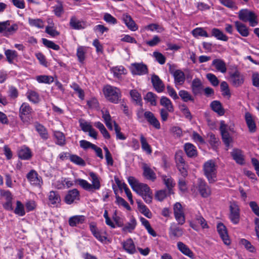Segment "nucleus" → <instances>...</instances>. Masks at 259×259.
I'll list each match as a JSON object with an SVG mask.
<instances>
[{"mask_svg": "<svg viewBox=\"0 0 259 259\" xmlns=\"http://www.w3.org/2000/svg\"><path fill=\"white\" fill-rule=\"evenodd\" d=\"M89 176L91 178L92 184L89 183L87 180L78 179L76 182L84 190L89 192H94L98 190L101 188V180L100 177L94 172H90Z\"/></svg>", "mask_w": 259, "mask_h": 259, "instance_id": "nucleus-1", "label": "nucleus"}, {"mask_svg": "<svg viewBox=\"0 0 259 259\" xmlns=\"http://www.w3.org/2000/svg\"><path fill=\"white\" fill-rule=\"evenodd\" d=\"M203 170L209 183H213L217 181V165L213 160H209L203 164Z\"/></svg>", "mask_w": 259, "mask_h": 259, "instance_id": "nucleus-2", "label": "nucleus"}, {"mask_svg": "<svg viewBox=\"0 0 259 259\" xmlns=\"http://www.w3.org/2000/svg\"><path fill=\"white\" fill-rule=\"evenodd\" d=\"M104 95L107 100L116 104L119 101L121 98L120 90L111 85H106L103 89Z\"/></svg>", "mask_w": 259, "mask_h": 259, "instance_id": "nucleus-3", "label": "nucleus"}, {"mask_svg": "<svg viewBox=\"0 0 259 259\" xmlns=\"http://www.w3.org/2000/svg\"><path fill=\"white\" fill-rule=\"evenodd\" d=\"M134 191L141 196L146 203L152 202V191L147 184L140 183Z\"/></svg>", "mask_w": 259, "mask_h": 259, "instance_id": "nucleus-4", "label": "nucleus"}, {"mask_svg": "<svg viewBox=\"0 0 259 259\" xmlns=\"http://www.w3.org/2000/svg\"><path fill=\"white\" fill-rule=\"evenodd\" d=\"M33 112L32 108L28 103H23L20 107L19 116L25 123H28L32 119L31 114Z\"/></svg>", "mask_w": 259, "mask_h": 259, "instance_id": "nucleus-5", "label": "nucleus"}, {"mask_svg": "<svg viewBox=\"0 0 259 259\" xmlns=\"http://www.w3.org/2000/svg\"><path fill=\"white\" fill-rule=\"evenodd\" d=\"M239 18L244 22H249L252 27L256 26L257 24L255 15L247 9H242L239 11Z\"/></svg>", "mask_w": 259, "mask_h": 259, "instance_id": "nucleus-6", "label": "nucleus"}, {"mask_svg": "<svg viewBox=\"0 0 259 259\" xmlns=\"http://www.w3.org/2000/svg\"><path fill=\"white\" fill-rule=\"evenodd\" d=\"M18 29L16 24H10L9 21L0 22V33L5 36H9L15 33Z\"/></svg>", "mask_w": 259, "mask_h": 259, "instance_id": "nucleus-7", "label": "nucleus"}, {"mask_svg": "<svg viewBox=\"0 0 259 259\" xmlns=\"http://www.w3.org/2000/svg\"><path fill=\"white\" fill-rule=\"evenodd\" d=\"M229 219L234 224H237L240 221V209L236 202H231L230 204Z\"/></svg>", "mask_w": 259, "mask_h": 259, "instance_id": "nucleus-8", "label": "nucleus"}, {"mask_svg": "<svg viewBox=\"0 0 259 259\" xmlns=\"http://www.w3.org/2000/svg\"><path fill=\"white\" fill-rule=\"evenodd\" d=\"M26 178L31 185L40 188L43 184L42 178L34 170H31L26 176Z\"/></svg>", "mask_w": 259, "mask_h": 259, "instance_id": "nucleus-9", "label": "nucleus"}, {"mask_svg": "<svg viewBox=\"0 0 259 259\" xmlns=\"http://www.w3.org/2000/svg\"><path fill=\"white\" fill-rule=\"evenodd\" d=\"M174 211L176 220L180 225H183L185 222V218L183 209L181 204L177 202L174 206Z\"/></svg>", "mask_w": 259, "mask_h": 259, "instance_id": "nucleus-10", "label": "nucleus"}, {"mask_svg": "<svg viewBox=\"0 0 259 259\" xmlns=\"http://www.w3.org/2000/svg\"><path fill=\"white\" fill-rule=\"evenodd\" d=\"M131 70L133 74L142 75L147 73L148 69L146 65L142 63H135L131 64Z\"/></svg>", "mask_w": 259, "mask_h": 259, "instance_id": "nucleus-11", "label": "nucleus"}, {"mask_svg": "<svg viewBox=\"0 0 259 259\" xmlns=\"http://www.w3.org/2000/svg\"><path fill=\"white\" fill-rule=\"evenodd\" d=\"M122 248L126 253L133 254L137 252L136 245L131 238H128L121 243Z\"/></svg>", "mask_w": 259, "mask_h": 259, "instance_id": "nucleus-12", "label": "nucleus"}, {"mask_svg": "<svg viewBox=\"0 0 259 259\" xmlns=\"http://www.w3.org/2000/svg\"><path fill=\"white\" fill-rule=\"evenodd\" d=\"M198 189L202 197L206 198L211 194V190L206 183L202 179L198 181Z\"/></svg>", "mask_w": 259, "mask_h": 259, "instance_id": "nucleus-13", "label": "nucleus"}, {"mask_svg": "<svg viewBox=\"0 0 259 259\" xmlns=\"http://www.w3.org/2000/svg\"><path fill=\"white\" fill-rule=\"evenodd\" d=\"M144 116L148 123L155 128L157 130L160 128V122L153 113L150 111H145L144 113Z\"/></svg>", "mask_w": 259, "mask_h": 259, "instance_id": "nucleus-14", "label": "nucleus"}, {"mask_svg": "<svg viewBox=\"0 0 259 259\" xmlns=\"http://www.w3.org/2000/svg\"><path fill=\"white\" fill-rule=\"evenodd\" d=\"M144 116L148 123L155 128L157 130L160 128V122L153 113L150 111H145L144 113Z\"/></svg>", "mask_w": 259, "mask_h": 259, "instance_id": "nucleus-15", "label": "nucleus"}, {"mask_svg": "<svg viewBox=\"0 0 259 259\" xmlns=\"http://www.w3.org/2000/svg\"><path fill=\"white\" fill-rule=\"evenodd\" d=\"M218 232L225 244L229 245L231 240L228 234L226 227L222 223H219L217 226Z\"/></svg>", "mask_w": 259, "mask_h": 259, "instance_id": "nucleus-16", "label": "nucleus"}, {"mask_svg": "<svg viewBox=\"0 0 259 259\" xmlns=\"http://www.w3.org/2000/svg\"><path fill=\"white\" fill-rule=\"evenodd\" d=\"M79 199V192L76 189H74L68 192L65 196L64 201L67 204H71Z\"/></svg>", "mask_w": 259, "mask_h": 259, "instance_id": "nucleus-17", "label": "nucleus"}, {"mask_svg": "<svg viewBox=\"0 0 259 259\" xmlns=\"http://www.w3.org/2000/svg\"><path fill=\"white\" fill-rule=\"evenodd\" d=\"M69 24L72 28L76 30L83 29L87 26V24L85 21L78 19L75 17L71 18Z\"/></svg>", "mask_w": 259, "mask_h": 259, "instance_id": "nucleus-18", "label": "nucleus"}, {"mask_svg": "<svg viewBox=\"0 0 259 259\" xmlns=\"http://www.w3.org/2000/svg\"><path fill=\"white\" fill-rule=\"evenodd\" d=\"M220 131L224 144L227 147H229L232 139L228 132L227 126L224 122H221Z\"/></svg>", "mask_w": 259, "mask_h": 259, "instance_id": "nucleus-19", "label": "nucleus"}, {"mask_svg": "<svg viewBox=\"0 0 259 259\" xmlns=\"http://www.w3.org/2000/svg\"><path fill=\"white\" fill-rule=\"evenodd\" d=\"M90 229L94 237L99 241L103 242L106 240L107 237L105 236L106 234V232H101L100 231L94 224H90Z\"/></svg>", "mask_w": 259, "mask_h": 259, "instance_id": "nucleus-20", "label": "nucleus"}, {"mask_svg": "<svg viewBox=\"0 0 259 259\" xmlns=\"http://www.w3.org/2000/svg\"><path fill=\"white\" fill-rule=\"evenodd\" d=\"M49 204L54 206L58 207L61 203V198L59 193L52 191L48 194Z\"/></svg>", "mask_w": 259, "mask_h": 259, "instance_id": "nucleus-21", "label": "nucleus"}, {"mask_svg": "<svg viewBox=\"0 0 259 259\" xmlns=\"http://www.w3.org/2000/svg\"><path fill=\"white\" fill-rule=\"evenodd\" d=\"M177 247L180 251L183 254L188 256L191 259L195 258V254L189 247L183 242L179 241L177 243Z\"/></svg>", "mask_w": 259, "mask_h": 259, "instance_id": "nucleus-22", "label": "nucleus"}, {"mask_svg": "<svg viewBox=\"0 0 259 259\" xmlns=\"http://www.w3.org/2000/svg\"><path fill=\"white\" fill-rule=\"evenodd\" d=\"M122 19L127 28L131 30L135 31L138 29V26L129 15L127 14H123Z\"/></svg>", "mask_w": 259, "mask_h": 259, "instance_id": "nucleus-23", "label": "nucleus"}, {"mask_svg": "<svg viewBox=\"0 0 259 259\" xmlns=\"http://www.w3.org/2000/svg\"><path fill=\"white\" fill-rule=\"evenodd\" d=\"M137 223L136 218L131 215L128 222L125 223L122 230L123 232L132 233L136 228Z\"/></svg>", "mask_w": 259, "mask_h": 259, "instance_id": "nucleus-24", "label": "nucleus"}, {"mask_svg": "<svg viewBox=\"0 0 259 259\" xmlns=\"http://www.w3.org/2000/svg\"><path fill=\"white\" fill-rule=\"evenodd\" d=\"M211 65L214 67L215 70L222 73L227 71V66L225 62L222 59H215L212 62Z\"/></svg>", "mask_w": 259, "mask_h": 259, "instance_id": "nucleus-25", "label": "nucleus"}, {"mask_svg": "<svg viewBox=\"0 0 259 259\" xmlns=\"http://www.w3.org/2000/svg\"><path fill=\"white\" fill-rule=\"evenodd\" d=\"M230 80L233 85L235 87L240 86L244 81V78L242 75L237 71L230 75Z\"/></svg>", "mask_w": 259, "mask_h": 259, "instance_id": "nucleus-26", "label": "nucleus"}, {"mask_svg": "<svg viewBox=\"0 0 259 259\" xmlns=\"http://www.w3.org/2000/svg\"><path fill=\"white\" fill-rule=\"evenodd\" d=\"M85 218L84 215H74L70 217L69 219L68 223L69 225L71 227H75L80 224H82L84 223Z\"/></svg>", "mask_w": 259, "mask_h": 259, "instance_id": "nucleus-27", "label": "nucleus"}, {"mask_svg": "<svg viewBox=\"0 0 259 259\" xmlns=\"http://www.w3.org/2000/svg\"><path fill=\"white\" fill-rule=\"evenodd\" d=\"M235 27L238 33L243 37L249 35V29L245 25L239 21L235 22Z\"/></svg>", "mask_w": 259, "mask_h": 259, "instance_id": "nucleus-28", "label": "nucleus"}, {"mask_svg": "<svg viewBox=\"0 0 259 259\" xmlns=\"http://www.w3.org/2000/svg\"><path fill=\"white\" fill-rule=\"evenodd\" d=\"M173 76L176 86L182 85L185 82V75L182 71L180 70H176L173 73Z\"/></svg>", "mask_w": 259, "mask_h": 259, "instance_id": "nucleus-29", "label": "nucleus"}, {"mask_svg": "<svg viewBox=\"0 0 259 259\" xmlns=\"http://www.w3.org/2000/svg\"><path fill=\"white\" fill-rule=\"evenodd\" d=\"M184 150L188 157H193L196 156L197 155L196 148L191 143H186L184 145Z\"/></svg>", "mask_w": 259, "mask_h": 259, "instance_id": "nucleus-30", "label": "nucleus"}, {"mask_svg": "<svg viewBox=\"0 0 259 259\" xmlns=\"http://www.w3.org/2000/svg\"><path fill=\"white\" fill-rule=\"evenodd\" d=\"M101 112L102 113V118L104 120V121L106 126L108 127L109 130H112V123H113V122L114 121H112L109 111H108L106 110H102Z\"/></svg>", "mask_w": 259, "mask_h": 259, "instance_id": "nucleus-31", "label": "nucleus"}, {"mask_svg": "<svg viewBox=\"0 0 259 259\" xmlns=\"http://www.w3.org/2000/svg\"><path fill=\"white\" fill-rule=\"evenodd\" d=\"M143 168V175L145 178H146L147 179L151 180L152 181H155L156 178V176L154 171L146 164H144Z\"/></svg>", "mask_w": 259, "mask_h": 259, "instance_id": "nucleus-32", "label": "nucleus"}, {"mask_svg": "<svg viewBox=\"0 0 259 259\" xmlns=\"http://www.w3.org/2000/svg\"><path fill=\"white\" fill-rule=\"evenodd\" d=\"M183 234V230L176 226V225L171 226L169 228V236L170 238L174 239L181 237Z\"/></svg>", "mask_w": 259, "mask_h": 259, "instance_id": "nucleus-33", "label": "nucleus"}, {"mask_svg": "<svg viewBox=\"0 0 259 259\" xmlns=\"http://www.w3.org/2000/svg\"><path fill=\"white\" fill-rule=\"evenodd\" d=\"M162 179L163 182L168 189V193L169 194H172V188L175 186V183L174 180L169 176H162Z\"/></svg>", "mask_w": 259, "mask_h": 259, "instance_id": "nucleus-34", "label": "nucleus"}, {"mask_svg": "<svg viewBox=\"0 0 259 259\" xmlns=\"http://www.w3.org/2000/svg\"><path fill=\"white\" fill-rule=\"evenodd\" d=\"M138 210L146 217L150 219L152 217V214L149 208L142 202L137 200Z\"/></svg>", "mask_w": 259, "mask_h": 259, "instance_id": "nucleus-35", "label": "nucleus"}, {"mask_svg": "<svg viewBox=\"0 0 259 259\" xmlns=\"http://www.w3.org/2000/svg\"><path fill=\"white\" fill-rule=\"evenodd\" d=\"M245 118L247 126L250 132H254L256 130V125L251 114L247 112L245 115Z\"/></svg>", "mask_w": 259, "mask_h": 259, "instance_id": "nucleus-36", "label": "nucleus"}, {"mask_svg": "<svg viewBox=\"0 0 259 259\" xmlns=\"http://www.w3.org/2000/svg\"><path fill=\"white\" fill-rule=\"evenodd\" d=\"M211 35L215 37L218 40L224 41H228L229 38L222 30L216 28H213L211 29Z\"/></svg>", "mask_w": 259, "mask_h": 259, "instance_id": "nucleus-37", "label": "nucleus"}, {"mask_svg": "<svg viewBox=\"0 0 259 259\" xmlns=\"http://www.w3.org/2000/svg\"><path fill=\"white\" fill-rule=\"evenodd\" d=\"M233 159L238 164L244 163V159L242 151L239 149H234L231 153Z\"/></svg>", "mask_w": 259, "mask_h": 259, "instance_id": "nucleus-38", "label": "nucleus"}, {"mask_svg": "<svg viewBox=\"0 0 259 259\" xmlns=\"http://www.w3.org/2000/svg\"><path fill=\"white\" fill-rule=\"evenodd\" d=\"M191 88L194 94L200 93L202 89L201 81L199 78H194L192 82Z\"/></svg>", "mask_w": 259, "mask_h": 259, "instance_id": "nucleus-39", "label": "nucleus"}, {"mask_svg": "<svg viewBox=\"0 0 259 259\" xmlns=\"http://www.w3.org/2000/svg\"><path fill=\"white\" fill-rule=\"evenodd\" d=\"M110 71L115 77L119 78L122 75L126 73V70L122 66H117L111 68Z\"/></svg>", "mask_w": 259, "mask_h": 259, "instance_id": "nucleus-40", "label": "nucleus"}, {"mask_svg": "<svg viewBox=\"0 0 259 259\" xmlns=\"http://www.w3.org/2000/svg\"><path fill=\"white\" fill-rule=\"evenodd\" d=\"M152 84L155 90L159 93L161 92L164 88V85L159 77L154 75L151 77Z\"/></svg>", "mask_w": 259, "mask_h": 259, "instance_id": "nucleus-41", "label": "nucleus"}, {"mask_svg": "<svg viewBox=\"0 0 259 259\" xmlns=\"http://www.w3.org/2000/svg\"><path fill=\"white\" fill-rule=\"evenodd\" d=\"M160 105L163 106L166 110L169 112H173L174 111V106L171 101L165 97H162L160 101Z\"/></svg>", "mask_w": 259, "mask_h": 259, "instance_id": "nucleus-42", "label": "nucleus"}, {"mask_svg": "<svg viewBox=\"0 0 259 259\" xmlns=\"http://www.w3.org/2000/svg\"><path fill=\"white\" fill-rule=\"evenodd\" d=\"M191 33L195 38H198L199 36L205 37H208L209 36L208 33L203 27H197L191 31Z\"/></svg>", "mask_w": 259, "mask_h": 259, "instance_id": "nucleus-43", "label": "nucleus"}, {"mask_svg": "<svg viewBox=\"0 0 259 259\" xmlns=\"http://www.w3.org/2000/svg\"><path fill=\"white\" fill-rule=\"evenodd\" d=\"M18 156L22 159L27 160L31 157V152L28 147H23L19 150Z\"/></svg>", "mask_w": 259, "mask_h": 259, "instance_id": "nucleus-44", "label": "nucleus"}, {"mask_svg": "<svg viewBox=\"0 0 259 259\" xmlns=\"http://www.w3.org/2000/svg\"><path fill=\"white\" fill-rule=\"evenodd\" d=\"M34 126L36 131L38 133L41 138L45 140L48 138L47 131L42 125L38 122H36L35 123Z\"/></svg>", "mask_w": 259, "mask_h": 259, "instance_id": "nucleus-45", "label": "nucleus"}, {"mask_svg": "<svg viewBox=\"0 0 259 259\" xmlns=\"http://www.w3.org/2000/svg\"><path fill=\"white\" fill-rule=\"evenodd\" d=\"M140 142L142 150L147 154H151L152 153L151 147L148 144L147 139L143 135H140Z\"/></svg>", "mask_w": 259, "mask_h": 259, "instance_id": "nucleus-46", "label": "nucleus"}, {"mask_svg": "<svg viewBox=\"0 0 259 259\" xmlns=\"http://www.w3.org/2000/svg\"><path fill=\"white\" fill-rule=\"evenodd\" d=\"M54 136L56 139V143L60 146H63L66 143L65 137L64 134L59 131H55Z\"/></svg>", "mask_w": 259, "mask_h": 259, "instance_id": "nucleus-47", "label": "nucleus"}, {"mask_svg": "<svg viewBox=\"0 0 259 259\" xmlns=\"http://www.w3.org/2000/svg\"><path fill=\"white\" fill-rule=\"evenodd\" d=\"M211 109L219 115H224L225 112L221 103L218 101H214L211 103Z\"/></svg>", "mask_w": 259, "mask_h": 259, "instance_id": "nucleus-48", "label": "nucleus"}, {"mask_svg": "<svg viewBox=\"0 0 259 259\" xmlns=\"http://www.w3.org/2000/svg\"><path fill=\"white\" fill-rule=\"evenodd\" d=\"M14 213L20 217H23L25 214V210L24 204L20 201H16V206L14 210Z\"/></svg>", "mask_w": 259, "mask_h": 259, "instance_id": "nucleus-49", "label": "nucleus"}, {"mask_svg": "<svg viewBox=\"0 0 259 259\" xmlns=\"http://www.w3.org/2000/svg\"><path fill=\"white\" fill-rule=\"evenodd\" d=\"M26 96L29 101L33 103H37L39 101L38 94L34 91L29 90L26 93Z\"/></svg>", "mask_w": 259, "mask_h": 259, "instance_id": "nucleus-50", "label": "nucleus"}, {"mask_svg": "<svg viewBox=\"0 0 259 259\" xmlns=\"http://www.w3.org/2000/svg\"><path fill=\"white\" fill-rule=\"evenodd\" d=\"M28 23L32 27L38 28H42L45 26V22L40 19H28Z\"/></svg>", "mask_w": 259, "mask_h": 259, "instance_id": "nucleus-51", "label": "nucleus"}, {"mask_svg": "<svg viewBox=\"0 0 259 259\" xmlns=\"http://www.w3.org/2000/svg\"><path fill=\"white\" fill-rule=\"evenodd\" d=\"M87 48L83 46H79L77 49L76 55L80 62H83L85 59V54Z\"/></svg>", "mask_w": 259, "mask_h": 259, "instance_id": "nucleus-52", "label": "nucleus"}, {"mask_svg": "<svg viewBox=\"0 0 259 259\" xmlns=\"http://www.w3.org/2000/svg\"><path fill=\"white\" fill-rule=\"evenodd\" d=\"M220 87L223 96L226 97L228 99L230 98L231 97V93L228 83L224 81L221 82Z\"/></svg>", "mask_w": 259, "mask_h": 259, "instance_id": "nucleus-53", "label": "nucleus"}, {"mask_svg": "<svg viewBox=\"0 0 259 259\" xmlns=\"http://www.w3.org/2000/svg\"><path fill=\"white\" fill-rule=\"evenodd\" d=\"M36 80L39 83H45L50 84L53 82V77L48 75H39L36 77Z\"/></svg>", "mask_w": 259, "mask_h": 259, "instance_id": "nucleus-54", "label": "nucleus"}, {"mask_svg": "<svg viewBox=\"0 0 259 259\" xmlns=\"http://www.w3.org/2000/svg\"><path fill=\"white\" fill-rule=\"evenodd\" d=\"M5 54L8 62L10 63H12L17 57V53L14 50H7L5 51Z\"/></svg>", "mask_w": 259, "mask_h": 259, "instance_id": "nucleus-55", "label": "nucleus"}, {"mask_svg": "<svg viewBox=\"0 0 259 259\" xmlns=\"http://www.w3.org/2000/svg\"><path fill=\"white\" fill-rule=\"evenodd\" d=\"M114 130L115 132L116 139L120 140H124L126 139V137L121 132V128L116 123L115 121L113 122Z\"/></svg>", "mask_w": 259, "mask_h": 259, "instance_id": "nucleus-56", "label": "nucleus"}, {"mask_svg": "<svg viewBox=\"0 0 259 259\" xmlns=\"http://www.w3.org/2000/svg\"><path fill=\"white\" fill-rule=\"evenodd\" d=\"M145 30H150L151 31H156L158 33L163 31V28L157 24H150L144 27Z\"/></svg>", "mask_w": 259, "mask_h": 259, "instance_id": "nucleus-57", "label": "nucleus"}, {"mask_svg": "<svg viewBox=\"0 0 259 259\" xmlns=\"http://www.w3.org/2000/svg\"><path fill=\"white\" fill-rule=\"evenodd\" d=\"M179 95L184 102H188L193 101V98L191 94L187 91L185 90H181L179 92Z\"/></svg>", "mask_w": 259, "mask_h": 259, "instance_id": "nucleus-58", "label": "nucleus"}, {"mask_svg": "<svg viewBox=\"0 0 259 259\" xmlns=\"http://www.w3.org/2000/svg\"><path fill=\"white\" fill-rule=\"evenodd\" d=\"M69 159L71 162L77 165L84 166L85 164L84 161L76 155H71L69 157Z\"/></svg>", "mask_w": 259, "mask_h": 259, "instance_id": "nucleus-59", "label": "nucleus"}, {"mask_svg": "<svg viewBox=\"0 0 259 259\" xmlns=\"http://www.w3.org/2000/svg\"><path fill=\"white\" fill-rule=\"evenodd\" d=\"M43 44L49 48L52 49L54 50L58 51L60 49L59 45L55 44L52 41L49 40L46 38H42Z\"/></svg>", "mask_w": 259, "mask_h": 259, "instance_id": "nucleus-60", "label": "nucleus"}, {"mask_svg": "<svg viewBox=\"0 0 259 259\" xmlns=\"http://www.w3.org/2000/svg\"><path fill=\"white\" fill-rule=\"evenodd\" d=\"M130 95L132 99L135 101L137 104H141L142 97L141 94L136 90H131Z\"/></svg>", "mask_w": 259, "mask_h": 259, "instance_id": "nucleus-61", "label": "nucleus"}, {"mask_svg": "<svg viewBox=\"0 0 259 259\" xmlns=\"http://www.w3.org/2000/svg\"><path fill=\"white\" fill-rule=\"evenodd\" d=\"M144 99L149 102L151 105L155 106L156 104V96L152 92H148L144 97Z\"/></svg>", "mask_w": 259, "mask_h": 259, "instance_id": "nucleus-62", "label": "nucleus"}, {"mask_svg": "<svg viewBox=\"0 0 259 259\" xmlns=\"http://www.w3.org/2000/svg\"><path fill=\"white\" fill-rule=\"evenodd\" d=\"M79 122L81 130L84 132H88L93 127L90 122L86 121L84 120H80Z\"/></svg>", "mask_w": 259, "mask_h": 259, "instance_id": "nucleus-63", "label": "nucleus"}, {"mask_svg": "<svg viewBox=\"0 0 259 259\" xmlns=\"http://www.w3.org/2000/svg\"><path fill=\"white\" fill-rule=\"evenodd\" d=\"M167 193L165 190H160L156 191L155 198L159 201H163L166 197Z\"/></svg>", "mask_w": 259, "mask_h": 259, "instance_id": "nucleus-64", "label": "nucleus"}]
</instances>
